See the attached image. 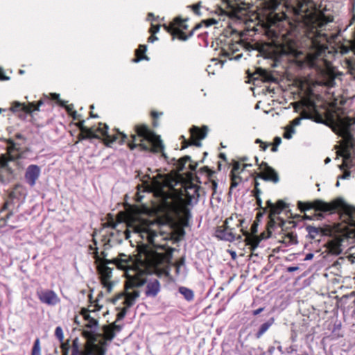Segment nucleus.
Wrapping results in <instances>:
<instances>
[{
  "label": "nucleus",
  "mask_w": 355,
  "mask_h": 355,
  "mask_svg": "<svg viewBox=\"0 0 355 355\" xmlns=\"http://www.w3.org/2000/svg\"><path fill=\"white\" fill-rule=\"evenodd\" d=\"M306 230L308 232L309 237L311 239H314L321 232L320 228L311 225L306 226Z\"/></svg>",
  "instance_id": "72a5a7b5"
},
{
  "label": "nucleus",
  "mask_w": 355,
  "mask_h": 355,
  "mask_svg": "<svg viewBox=\"0 0 355 355\" xmlns=\"http://www.w3.org/2000/svg\"><path fill=\"white\" fill-rule=\"evenodd\" d=\"M55 336H56V338L58 339L61 344L65 343L64 342V334L61 327L58 326L55 328Z\"/></svg>",
  "instance_id": "e433bc0d"
},
{
  "label": "nucleus",
  "mask_w": 355,
  "mask_h": 355,
  "mask_svg": "<svg viewBox=\"0 0 355 355\" xmlns=\"http://www.w3.org/2000/svg\"><path fill=\"white\" fill-rule=\"evenodd\" d=\"M299 268L297 266H290L287 268V271L289 272H295Z\"/></svg>",
  "instance_id": "bf43d9fd"
},
{
  "label": "nucleus",
  "mask_w": 355,
  "mask_h": 355,
  "mask_svg": "<svg viewBox=\"0 0 355 355\" xmlns=\"http://www.w3.org/2000/svg\"><path fill=\"white\" fill-rule=\"evenodd\" d=\"M166 186V178L162 175L158 174L150 180L146 189L153 192L156 197L159 198L164 206L169 207L171 205L166 201L169 194L164 190Z\"/></svg>",
  "instance_id": "6e6552de"
},
{
  "label": "nucleus",
  "mask_w": 355,
  "mask_h": 355,
  "mask_svg": "<svg viewBox=\"0 0 355 355\" xmlns=\"http://www.w3.org/2000/svg\"><path fill=\"white\" fill-rule=\"evenodd\" d=\"M350 176V171H345L344 173L339 178L341 179H347Z\"/></svg>",
  "instance_id": "864d4df0"
},
{
  "label": "nucleus",
  "mask_w": 355,
  "mask_h": 355,
  "mask_svg": "<svg viewBox=\"0 0 355 355\" xmlns=\"http://www.w3.org/2000/svg\"><path fill=\"white\" fill-rule=\"evenodd\" d=\"M106 342L101 340L98 343H86L84 355H106Z\"/></svg>",
  "instance_id": "dca6fc26"
},
{
  "label": "nucleus",
  "mask_w": 355,
  "mask_h": 355,
  "mask_svg": "<svg viewBox=\"0 0 355 355\" xmlns=\"http://www.w3.org/2000/svg\"><path fill=\"white\" fill-rule=\"evenodd\" d=\"M85 123V121L83 120V121H79L78 123H77V126L78 127V128L80 129V132L83 133L85 130L87 128V127L85 126L84 125Z\"/></svg>",
  "instance_id": "49530a36"
},
{
  "label": "nucleus",
  "mask_w": 355,
  "mask_h": 355,
  "mask_svg": "<svg viewBox=\"0 0 355 355\" xmlns=\"http://www.w3.org/2000/svg\"><path fill=\"white\" fill-rule=\"evenodd\" d=\"M252 192L254 198L260 197V195L261 193V191L260 189H254Z\"/></svg>",
  "instance_id": "09e8293b"
},
{
  "label": "nucleus",
  "mask_w": 355,
  "mask_h": 355,
  "mask_svg": "<svg viewBox=\"0 0 355 355\" xmlns=\"http://www.w3.org/2000/svg\"><path fill=\"white\" fill-rule=\"evenodd\" d=\"M159 26H152V27L150 28V32L153 34H155L159 31Z\"/></svg>",
  "instance_id": "5fc2aeb1"
},
{
  "label": "nucleus",
  "mask_w": 355,
  "mask_h": 355,
  "mask_svg": "<svg viewBox=\"0 0 355 355\" xmlns=\"http://www.w3.org/2000/svg\"><path fill=\"white\" fill-rule=\"evenodd\" d=\"M297 207L301 211L315 209L330 214L340 209L341 211L340 218L343 221L349 226H355V207L347 204L342 198H337L331 202H326L319 199L313 202L299 201Z\"/></svg>",
  "instance_id": "20e7f679"
},
{
  "label": "nucleus",
  "mask_w": 355,
  "mask_h": 355,
  "mask_svg": "<svg viewBox=\"0 0 355 355\" xmlns=\"http://www.w3.org/2000/svg\"><path fill=\"white\" fill-rule=\"evenodd\" d=\"M157 40H158L157 37L154 36V35H150V36L148 37V41L149 42H153L154 41Z\"/></svg>",
  "instance_id": "338daca9"
},
{
  "label": "nucleus",
  "mask_w": 355,
  "mask_h": 355,
  "mask_svg": "<svg viewBox=\"0 0 355 355\" xmlns=\"http://www.w3.org/2000/svg\"><path fill=\"white\" fill-rule=\"evenodd\" d=\"M61 349L62 355H69V352L70 349L69 340H66L64 343H62Z\"/></svg>",
  "instance_id": "4c0bfd02"
},
{
  "label": "nucleus",
  "mask_w": 355,
  "mask_h": 355,
  "mask_svg": "<svg viewBox=\"0 0 355 355\" xmlns=\"http://www.w3.org/2000/svg\"><path fill=\"white\" fill-rule=\"evenodd\" d=\"M268 144L263 142V144H260V148L263 151H265L268 147Z\"/></svg>",
  "instance_id": "774afa93"
},
{
  "label": "nucleus",
  "mask_w": 355,
  "mask_h": 355,
  "mask_svg": "<svg viewBox=\"0 0 355 355\" xmlns=\"http://www.w3.org/2000/svg\"><path fill=\"white\" fill-rule=\"evenodd\" d=\"M31 355H41V347L39 338H37L34 342L31 351Z\"/></svg>",
  "instance_id": "f704fd0d"
},
{
  "label": "nucleus",
  "mask_w": 355,
  "mask_h": 355,
  "mask_svg": "<svg viewBox=\"0 0 355 355\" xmlns=\"http://www.w3.org/2000/svg\"><path fill=\"white\" fill-rule=\"evenodd\" d=\"M175 162V164L176 166V169L178 171H182L185 167V164L187 162H191V157L189 155H186L178 160L174 159ZM198 166V162L192 163L191 162L189 165V167L191 171H196Z\"/></svg>",
  "instance_id": "412c9836"
},
{
  "label": "nucleus",
  "mask_w": 355,
  "mask_h": 355,
  "mask_svg": "<svg viewBox=\"0 0 355 355\" xmlns=\"http://www.w3.org/2000/svg\"><path fill=\"white\" fill-rule=\"evenodd\" d=\"M231 185L230 188L229 194H230L233 189L236 188L241 182V178L236 174H231Z\"/></svg>",
  "instance_id": "2f4dec72"
},
{
  "label": "nucleus",
  "mask_w": 355,
  "mask_h": 355,
  "mask_svg": "<svg viewBox=\"0 0 355 355\" xmlns=\"http://www.w3.org/2000/svg\"><path fill=\"white\" fill-rule=\"evenodd\" d=\"M341 241L339 239H333L328 243V248L329 252L336 255H338L342 252Z\"/></svg>",
  "instance_id": "b1692460"
},
{
  "label": "nucleus",
  "mask_w": 355,
  "mask_h": 355,
  "mask_svg": "<svg viewBox=\"0 0 355 355\" xmlns=\"http://www.w3.org/2000/svg\"><path fill=\"white\" fill-rule=\"evenodd\" d=\"M275 343H277V344H279V345L277 346V349L279 350V352L282 354H284V351H283V349H282V345H280V343H279V341L275 340Z\"/></svg>",
  "instance_id": "0e129e2a"
},
{
  "label": "nucleus",
  "mask_w": 355,
  "mask_h": 355,
  "mask_svg": "<svg viewBox=\"0 0 355 355\" xmlns=\"http://www.w3.org/2000/svg\"><path fill=\"white\" fill-rule=\"evenodd\" d=\"M83 133L85 134V135L81 136L80 139H82L99 138L100 135L104 137L103 141L107 146H110L112 144L116 141L119 135L121 136V139L119 141V143L121 144L124 143L127 139V135L120 132H117L114 135H110L108 133V126L101 123H99V127L96 130H94L93 128H87Z\"/></svg>",
  "instance_id": "0eeeda50"
},
{
  "label": "nucleus",
  "mask_w": 355,
  "mask_h": 355,
  "mask_svg": "<svg viewBox=\"0 0 355 355\" xmlns=\"http://www.w3.org/2000/svg\"><path fill=\"white\" fill-rule=\"evenodd\" d=\"M353 50H355V44L354 42H349V45H342L340 47V53L342 54H347Z\"/></svg>",
  "instance_id": "c9c22d12"
},
{
  "label": "nucleus",
  "mask_w": 355,
  "mask_h": 355,
  "mask_svg": "<svg viewBox=\"0 0 355 355\" xmlns=\"http://www.w3.org/2000/svg\"><path fill=\"white\" fill-rule=\"evenodd\" d=\"M8 144H10V148L12 149H17V144L14 142L12 140L10 139L8 141Z\"/></svg>",
  "instance_id": "6e6d98bb"
},
{
  "label": "nucleus",
  "mask_w": 355,
  "mask_h": 355,
  "mask_svg": "<svg viewBox=\"0 0 355 355\" xmlns=\"http://www.w3.org/2000/svg\"><path fill=\"white\" fill-rule=\"evenodd\" d=\"M206 24V26H209L217 24V21L214 19H209L204 21Z\"/></svg>",
  "instance_id": "de8ad7c7"
},
{
  "label": "nucleus",
  "mask_w": 355,
  "mask_h": 355,
  "mask_svg": "<svg viewBox=\"0 0 355 355\" xmlns=\"http://www.w3.org/2000/svg\"><path fill=\"white\" fill-rule=\"evenodd\" d=\"M199 8H200V6L198 4H196V5H193V10L194 11L195 13L199 15Z\"/></svg>",
  "instance_id": "680f3d73"
},
{
  "label": "nucleus",
  "mask_w": 355,
  "mask_h": 355,
  "mask_svg": "<svg viewBox=\"0 0 355 355\" xmlns=\"http://www.w3.org/2000/svg\"><path fill=\"white\" fill-rule=\"evenodd\" d=\"M276 215H271V212H270V220L268 223V236L265 237L263 236V234H261V238H259L257 236H251L249 233L246 231H243V229H241V231L243 233V235L246 236V241L248 242V244L252 246V250H254L257 246L259 245V242L262 239L268 238L270 236L272 232L271 229H274L276 227V221L275 220V216Z\"/></svg>",
  "instance_id": "f8f14e48"
},
{
  "label": "nucleus",
  "mask_w": 355,
  "mask_h": 355,
  "mask_svg": "<svg viewBox=\"0 0 355 355\" xmlns=\"http://www.w3.org/2000/svg\"><path fill=\"white\" fill-rule=\"evenodd\" d=\"M313 258V253H308L306 254V257L304 258L305 261L311 260Z\"/></svg>",
  "instance_id": "052dcab7"
},
{
  "label": "nucleus",
  "mask_w": 355,
  "mask_h": 355,
  "mask_svg": "<svg viewBox=\"0 0 355 355\" xmlns=\"http://www.w3.org/2000/svg\"><path fill=\"white\" fill-rule=\"evenodd\" d=\"M36 294L42 304L49 306H55L60 302L59 297L53 290L40 289L37 291Z\"/></svg>",
  "instance_id": "4468645a"
},
{
  "label": "nucleus",
  "mask_w": 355,
  "mask_h": 355,
  "mask_svg": "<svg viewBox=\"0 0 355 355\" xmlns=\"http://www.w3.org/2000/svg\"><path fill=\"white\" fill-rule=\"evenodd\" d=\"M241 172V164L239 162H235L233 164L232 169L231 171V174H236L239 175V173Z\"/></svg>",
  "instance_id": "58836bf2"
},
{
  "label": "nucleus",
  "mask_w": 355,
  "mask_h": 355,
  "mask_svg": "<svg viewBox=\"0 0 355 355\" xmlns=\"http://www.w3.org/2000/svg\"><path fill=\"white\" fill-rule=\"evenodd\" d=\"M275 319L274 318H269L264 323L261 324L258 331L255 334V336L257 338H260L268 329L269 328L274 324Z\"/></svg>",
  "instance_id": "393cba45"
},
{
  "label": "nucleus",
  "mask_w": 355,
  "mask_h": 355,
  "mask_svg": "<svg viewBox=\"0 0 355 355\" xmlns=\"http://www.w3.org/2000/svg\"><path fill=\"white\" fill-rule=\"evenodd\" d=\"M146 51V45H140L139 49L136 50L137 58L133 59V62H139V61H141V60H144V59L148 60V57L146 55L140 56V54L145 53Z\"/></svg>",
  "instance_id": "7c9ffc66"
},
{
  "label": "nucleus",
  "mask_w": 355,
  "mask_h": 355,
  "mask_svg": "<svg viewBox=\"0 0 355 355\" xmlns=\"http://www.w3.org/2000/svg\"><path fill=\"white\" fill-rule=\"evenodd\" d=\"M355 124V118L338 116L335 122L334 131L343 137L342 149L338 154L343 158L339 166L340 170L348 167L347 160L351 158L350 150L355 148V139L351 133V128Z\"/></svg>",
  "instance_id": "39448f33"
},
{
  "label": "nucleus",
  "mask_w": 355,
  "mask_h": 355,
  "mask_svg": "<svg viewBox=\"0 0 355 355\" xmlns=\"http://www.w3.org/2000/svg\"><path fill=\"white\" fill-rule=\"evenodd\" d=\"M293 26L305 28L307 45L312 49L309 55L316 58L324 53L328 35L323 32L326 25L333 21V16H326L312 9L306 0L298 1L291 8Z\"/></svg>",
  "instance_id": "f03ea898"
},
{
  "label": "nucleus",
  "mask_w": 355,
  "mask_h": 355,
  "mask_svg": "<svg viewBox=\"0 0 355 355\" xmlns=\"http://www.w3.org/2000/svg\"><path fill=\"white\" fill-rule=\"evenodd\" d=\"M128 275H132L130 268L126 270V280L125 283V300L124 304L126 308L132 307L136 302L140 295V292L137 288H128Z\"/></svg>",
  "instance_id": "9b49d317"
},
{
  "label": "nucleus",
  "mask_w": 355,
  "mask_h": 355,
  "mask_svg": "<svg viewBox=\"0 0 355 355\" xmlns=\"http://www.w3.org/2000/svg\"><path fill=\"white\" fill-rule=\"evenodd\" d=\"M8 227L9 230H15L18 226L17 225H9V224L6 223L5 220L3 219L2 217H1L0 218V227L3 228V227Z\"/></svg>",
  "instance_id": "ea45409f"
},
{
  "label": "nucleus",
  "mask_w": 355,
  "mask_h": 355,
  "mask_svg": "<svg viewBox=\"0 0 355 355\" xmlns=\"http://www.w3.org/2000/svg\"><path fill=\"white\" fill-rule=\"evenodd\" d=\"M104 338L105 340H112L115 337L114 329L110 326L103 327Z\"/></svg>",
  "instance_id": "473e14b6"
},
{
  "label": "nucleus",
  "mask_w": 355,
  "mask_h": 355,
  "mask_svg": "<svg viewBox=\"0 0 355 355\" xmlns=\"http://www.w3.org/2000/svg\"><path fill=\"white\" fill-rule=\"evenodd\" d=\"M202 171H204L207 173L209 178H211L212 175L214 174V171L209 169L207 166H204L202 168H200Z\"/></svg>",
  "instance_id": "79ce46f5"
},
{
  "label": "nucleus",
  "mask_w": 355,
  "mask_h": 355,
  "mask_svg": "<svg viewBox=\"0 0 355 355\" xmlns=\"http://www.w3.org/2000/svg\"><path fill=\"white\" fill-rule=\"evenodd\" d=\"M136 135H132V140L128 144L130 149L139 146L143 150L157 152L162 150L164 145L159 135L150 130L146 125H137L135 127Z\"/></svg>",
  "instance_id": "423d86ee"
},
{
  "label": "nucleus",
  "mask_w": 355,
  "mask_h": 355,
  "mask_svg": "<svg viewBox=\"0 0 355 355\" xmlns=\"http://www.w3.org/2000/svg\"><path fill=\"white\" fill-rule=\"evenodd\" d=\"M126 309H127V308L125 306V308H123L122 309V311L120 313H119L117 314V319L118 320H121V319H123L125 317V315H126V312H127Z\"/></svg>",
  "instance_id": "c03bdc74"
},
{
  "label": "nucleus",
  "mask_w": 355,
  "mask_h": 355,
  "mask_svg": "<svg viewBox=\"0 0 355 355\" xmlns=\"http://www.w3.org/2000/svg\"><path fill=\"white\" fill-rule=\"evenodd\" d=\"M217 186L218 183L215 180H211V188L214 191H216Z\"/></svg>",
  "instance_id": "69168bd1"
},
{
  "label": "nucleus",
  "mask_w": 355,
  "mask_h": 355,
  "mask_svg": "<svg viewBox=\"0 0 355 355\" xmlns=\"http://www.w3.org/2000/svg\"><path fill=\"white\" fill-rule=\"evenodd\" d=\"M82 315H83V318L85 320L88 321V320H90L91 319H92L93 318H92L90 316V314L89 313V311L86 310V309H83L82 311Z\"/></svg>",
  "instance_id": "37998d69"
},
{
  "label": "nucleus",
  "mask_w": 355,
  "mask_h": 355,
  "mask_svg": "<svg viewBox=\"0 0 355 355\" xmlns=\"http://www.w3.org/2000/svg\"><path fill=\"white\" fill-rule=\"evenodd\" d=\"M187 27L188 26L186 24V21L182 20L180 17H176L174 19L173 23L171 25H164V28L166 30L167 32H171V31L175 29H187Z\"/></svg>",
  "instance_id": "5701e85b"
},
{
  "label": "nucleus",
  "mask_w": 355,
  "mask_h": 355,
  "mask_svg": "<svg viewBox=\"0 0 355 355\" xmlns=\"http://www.w3.org/2000/svg\"><path fill=\"white\" fill-rule=\"evenodd\" d=\"M266 204L270 209L271 215H277L286 207V203L282 200H278L276 205L273 204L270 200H268Z\"/></svg>",
  "instance_id": "4be33fe9"
},
{
  "label": "nucleus",
  "mask_w": 355,
  "mask_h": 355,
  "mask_svg": "<svg viewBox=\"0 0 355 355\" xmlns=\"http://www.w3.org/2000/svg\"><path fill=\"white\" fill-rule=\"evenodd\" d=\"M190 132L191 139V141H187L184 136H182V137L184 139V144L182 146L183 148H187L191 145L200 147L202 146L200 140L206 137L207 133V126H203L202 129H200L197 126L193 125L190 128Z\"/></svg>",
  "instance_id": "1a4fd4ad"
},
{
  "label": "nucleus",
  "mask_w": 355,
  "mask_h": 355,
  "mask_svg": "<svg viewBox=\"0 0 355 355\" xmlns=\"http://www.w3.org/2000/svg\"><path fill=\"white\" fill-rule=\"evenodd\" d=\"M230 220H232V218H227L224 223V225L217 228L216 231V236L221 240L230 242L234 241L236 239L241 240L242 236L239 235L236 238V235L233 232V228H230L228 226L227 224Z\"/></svg>",
  "instance_id": "ddd939ff"
},
{
  "label": "nucleus",
  "mask_w": 355,
  "mask_h": 355,
  "mask_svg": "<svg viewBox=\"0 0 355 355\" xmlns=\"http://www.w3.org/2000/svg\"><path fill=\"white\" fill-rule=\"evenodd\" d=\"M301 121V118H296L292 121L293 125H300Z\"/></svg>",
  "instance_id": "13d9d810"
},
{
  "label": "nucleus",
  "mask_w": 355,
  "mask_h": 355,
  "mask_svg": "<svg viewBox=\"0 0 355 355\" xmlns=\"http://www.w3.org/2000/svg\"><path fill=\"white\" fill-rule=\"evenodd\" d=\"M43 104V101L40 100L37 105L34 103H30L28 105H21L19 103H15L11 107L10 110L12 112H17L19 109H22L26 113H32L34 111H38L39 107Z\"/></svg>",
  "instance_id": "aec40b11"
},
{
  "label": "nucleus",
  "mask_w": 355,
  "mask_h": 355,
  "mask_svg": "<svg viewBox=\"0 0 355 355\" xmlns=\"http://www.w3.org/2000/svg\"><path fill=\"white\" fill-rule=\"evenodd\" d=\"M251 230L253 234L257 233V225L256 223H253L251 227Z\"/></svg>",
  "instance_id": "e2e57ef3"
},
{
  "label": "nucleus",
  "mask_w": 355,
  "mask_h": 355,
  "mask_svg": "<svg viewBox=\"0 0 355 355\" xmlns=\"http://www.w3.org/2000/svg\"><path fill=\"white\" fill-rule=\"evenodd\" d=\"M202 26L201 24H197L195 28L190 32V33L188 35H184V33H182L179 29L172 30L171 32H169L172 35H173V40H174V36L178 35V38L180 40L186 41L190 37H191L193 35V32L195 30H197L200 28Z\"/></svg>",
  "instance_id": "a878e982"
},
{
  "label": "nucleus",
  "mask_w": 355,
  "mask_h": 355,
  "mask_svg": "<svg viewBox=\"0 0 355 355\" xmlns=\"http://www.w3.org/2000/svg\"><path fill=\"white\" fill-rule=\"evenodd\" d=\"M110 327L114 329V331H120L121 330V329H122L121 326L117 325L115 323L112 324L110 325Z\"/></svg>",
  "instance_id": "3c124183"
},
{
  "label": "nucleus",
  "mask_w": 355,
  "mask_h": 355,
  "mask_svg": "<svg viewBox=\"0 0 355 355\" xmlns=\"http://www.w3.org/2000/svg\"><path fill=\"white\" fill-rule=\"evenodd\" d=\"M257 73L259 74V77L261 78V79L265 82L275 81V78L267 70L259 69L257 70Z\"/></svg>",
  "instance_id": "c756f323"
},
{
  "label": "nucleus",
  "mask_w": 355,
  "mask_h": 355,
  "mask_svg": "<svg viewBox=\"0 0 355 355\" xmlns=\"http://www.w3.org/2000/svg\"><path fill=\"white\" fill-rule=\"evenodd\" d=\"M261 172L257 174V178H261L265 181L271 182L277 184L279 181L277 172L266 162H262L260 165Z\"/></svg>",
  "instance_id": "2eb2a0df"
},
{
  "label": "nucleus",
  "mask_w": 355,
  "mask_h": 355,
  "mask_svg": "<svg viewBox=\"0 0 355 355\" xmlns=\"http://www.w3.org/2000/svg\"><path fill=\"white\" fill-rule=\"evenodd\" d=\"M98 321L92 318L87 321L85 324L87 329L83 332V336L87 340V343H98V338L101 337V334L97 332Z\"/></svg>",
  "instance_id": "9d476101"
},
{
  "label": "nucleus",
  "mask_w": 355,
  "mask_h": 355,
  "mask_svg": "<svg viewBox=\"0 0 355 355\" xmlns=\"http://www.w3.org/2000/svg\"><path fill=\"white\" fill-rule=\"evenodd\" d=\"M263 309H264V308L261 307V308H259L258 309L254 310L253 312H252V314L254 315H257L259 313H261L263 311Z\"/></svg>",
  "instance_id": "4d7b16f0"
},
{
  "label": "nucleus",
  "mask_w": 355,
  "mask_h": 355,
  "mask_svg": "<svg viewBox=\"0 0 355 355\" xmlns=\"http://www.w3.org/2000/svg\"><path fill=\"white\" fill-rule=\"evenodd\" d=\"M12 169L6 161L0 162V184H6L12 179Z\"/></svg>",
  "instance_id": "a211bd4d"
},
{
  "label": "nucleus",
  "mask_w": 355,
  "mask_h": 355,
  "mask_svg": "<svg viewBox=\"0 0 355 355\" xmlns=\"http://www.w3.org/2000/svg\"><path fill=\"white\" fill-rule=\"evenodd\" d=\"M282 243H284L286 245L297 244L298 241H297V237L296 234H294L293 232L288 233L283 238Z\"/></svg>",
  "instance_id": "c85d7f7f"
},
{
  "label": "nucleus",
  "mask_w": 355,
  "mask_h": 355,
  "mask_svg": "<svg viewBox=\"0 0 355 355\" xmlns=\"http://www.w3.org/2000/svg\"><path fill=\"white\" fill-rule=\"evenodd\" d=\"M40 168L37 165L31 164L28 166L25 173L26 182L31 187H33L40 177Z\"/></svg>",
  "instance_id": "f3484780"
},
{
  "label": "nucleus",
  "mask_w": 355,
  "mask_h": 355,
  "mask_svg": "<svg viewBox=\"0 0 355 355\" xmlns=\"http://www.w3.org/2000/svg\"><path fill=\"white\" fill-rule=\"evenodd\" d=\"M80 343L78 338H75L70 345L71 355H84V350L80 347Z\"/></svg>",
  "instance_id": "bb28decb"
},
{
  "label": "nucleus",
  "mask_w": 355,
  "mask_h": 355,
  "mask_svg": "<svg viewBox=\"0 0 355 355\" xmlns=\"http://www.w3.org/2000/svg\"><path fill=\"white\" fill-rule=\"evenodd\" d=\"M282 143V139L279 137H275L274 139V143L273 145L278 146Z\"/></svg>",
  "instance_id": "8fccbe9b"
},
{
  "label": "nucleus",
  "mask_w": 355,
  "mask_h": 355,
  "mask_svg": "<svg viewBox=\"0 0 355 355\" xmlns=\"http://www.w3.org/2000/svg\"><path fill=\"white\" fill-rule=\"evenodd\" d=\"M9 199L6 200L3 204L2 207L0 208V214L5 211H7L8 213L6 216H2V218L5 220L6 223H8V220L10 218L11 216H13L14 212L12 209H10L11 205H12V200L16 197L15 193L14 191H11L9 193Z\"/></svg>",
  "instance_id": "6ab92c4d"
},
{
  "label": "nucleus",
  "mask_w": 355,
  "mask_h": 355,
  "mask_svg": "<svg viewBox=\"0 0 355 355\" xmlns=\"http://www.w3.org/2000/svg\"><path fill=\"white\" fill-rule=\"evenodd\" d=\"M178 291L188 302H191L194 299V293L191 289L185 286H180L178 288Z\"/></svg>",
  "instance_id": "cd10ccee"
},
{
  "label": "nucleus",
  "mask_w": 355,
  "mask_h": 355,
  "mask_svg": "<svg viewBox=\"0 0 355 355\" xmlns=\"http://www.w3.org/2000/svg\"><path fill=\"white\" fill-rule=\"evenodd\" d=\"M295 132L293 128H290L287 129L286 132L284 133V137L287 139H290L292 138L293 134Z\"/></svg>",
  "instance_id": "a19ab883"
},
{
  "label": "nucleus",
  "mask_w": 355,
  "mask_h": 355,
  "mask_svg": "<svg viewBox=\"0 0 355 355\" xmlns=\"http://www.w3.org/2000/svg\"><path fill=\"white\" fill-rule=\"evenodd\" d=\"M136 231L141 234L142 238H146L152 245V251L144 252V259H139L132 268V275H128V288H140L146 285L145 295L146 297L155 298L161 291V284L157 278L153 277L149 272V268H157L166 259L164 253L157 252L158 250H166L168 248L166 241L168 237L150 229L149 226L141 225L136 227Z\"/></svg>",
  "instance_id": "f257e3e1"
},
{
  "label": "nucleus",
  "mask_w": 355,
  "mask_h": 355,
  "mask_svg": "<svg viewBox=\"0 0 355 355\" xmlns=\"http://www.w3.org/2000/svg\"><path fill=\"white\" fill-rule=\"evenodd\" d=\"M9 79V77L4 75V72L3 69H0V80H7Z\"/></svg>",
  "instance_id": "603ef678"
},
{
  "label": "nucleus",
  "mask_w": 355,
  "mask_h": 355,
  "mask_svg": "<svg viewBox=\"0 0 355 355\" xmlns=\"http://www.w3.org/2000/svg\"><path fill=\"white\" fill-rule=\"evenodd\" d=\"M98 250L96 248L94 252V259L97 263V272L100 275L101 284L107 288L108 292H110L113 286L111 282L113 267H110V265H113L118 269L124 270L126 275V270L133 268L135 261L132 257L123 253L119 254L117 257L112 259H101Z\"/></svg>",
  "instance_id": "7ed1b4c3"
},
{
  "label": "nucleus",
  "mask_w": 355,
  "mask_h": 355,
  "mask_svg": "<svg viewBox=\"0 0 355 355\" xmlns=\"http://www.w3.org/2000/svg\"><path fill=\"white\" fill-rule=\"evenodd\" d=\"M52 96H53V99H56V100L58 101V103L61 106H65V101H61V100L59 98V94H52Z\"/></svg>",
  "instance_id": "a18cd8bd"
}]
</instances>
